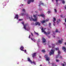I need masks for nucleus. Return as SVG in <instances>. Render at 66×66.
Returning a JSON list of instances; mask_svg holds the SVG:
<instances>
[{"instance_id": "40", "label": "nucleus", "mask_w": 66, "mask_h": 66, "mask_svg": "<svg viewBox=\"0 0 66 66\" xmlns=\"http://www.w3.org/2000/svg\"><path fill=\"white\" fill-rule=\"evenodd\" d=\"M57 2V1H59L60 0H55Z\"/></svg>"}, {"instance_id": "11", "label": "nucleus", "mask_w": 66, "mask_h": 66, "mask_svg": "<svg viewBox=\"0 0 66 66\" xmlns=\"http://www.w3.org/2000/svg\"><path fill=\"white\" fill-rule=\"evenodd\" d=\"M62 49L65 52H66V47H65L64 46L62 47Z\"/></svg>"}, {"instance_id": "1", "label": "nucleus", "mask_w": 66, "mask_h": 66, "mask_svg": "<svg viewBox=\"0 0 66 66\" xmlns=\"http://www.w3.org/2000/svg\"><path fill=\"white\" fill-rule=\"evenodd\" d=\"M54 46H55V44H53L52 45V49L51 50V51L50 52L49 54L50 55H51L52 54H54V50H55L56 51H58V55H57L56 56V59H57L58 57H59V58L60 59H62V56H61L60 55V51H59V48H54Z\"/></svg>"}, {"instance_id": "20", "label": "nucleus", "mask_w": 66, "mask_h": 66, "mask_svg": "<svg viewBox=\"0 0 66 66\" xmlns=\"http://www.w3.org/2000/svg\"><path fill=\"white\" fill-rule=\"evenodd\" d=\"M60 21H61V20L60 19H59L58 21H57V24H58L59 23V22H60Z\"/></svg>"}, {"instance_id": "6", "label": "nucleus", "mask_w": 66, "mask_h": 66, "mask_svg": "<svg viewBox=\"0 0 66 66\" xmlns=\"http://www.w3.org/2000/svg\"><path fill=\"white\" fill-rule=\"evenodd\" d=\"M27 60L28 62L30 63L31 64H32L33 63L32 62V61H31V60L30 59V58L29 57H28L27 58Z\"/></svg>"}, {"instance_id": "3", "label": "nucleus", "mask_w": 66, "mask_h": 66, "mask_svg": "<svg viewBox=\"0 0 66 66\" xmlns=\"http://www.w3.org/2000/svg\"><path fill=\"white\" fill-rule=\"evenodd\" d=\"M22 24H23L24 26V28L25 30H26L27 31H29V30H30V27H28L27 26V24H24V22H22Z\"/></svg>"}, {"instance_id": "5", "label": "nucleus", "mask_w": 66, "mask_h": 66, "mask_svg": "<svg viewBox=\"0 0 66 66\" xmlns=\"http://www.w3.org/2000/svg\"><path fill=\"white\" fill-rule=\"evenodd\" d=\"M45 58L46 59V60L48 61H49L50 60V58L48 57L47 55H45Z\"/></svg>"}, {"instance_id": "4", "label": "nucleus", "mask_w": 66, "mask_h": 66, "mask_svg": "<svg viewBox=\"0 0 66 66\" xmlns=\"http://www.w3.org/2000/svg\"><path fill=\"white\" fill-rule=\"evenodd\" d=\"M42 30V32H44V33L45 34H46V35L49 34L50 33L49 32H48L47 33L45 31V29H44L43 28H42L41 29Z\"/></svg>"}, {"instance_id": "39", "label": "nucleus", "mask_w": 66, "mask_h": 66, "mask_svg": "<svg viewBox=\"0 0 66 66\" xmlns=\"http://www.w3.org/2000/svg\"><path fill=\"white\" fill-rule=\"evenodd\" d=\"M51 26V23H49V26Z\"/></svg>"}, {"instance_id": "2", "label": "nucleus", "mask_w": 66, "mask_h": 66, "mask_svg": "<svg viewBox=\"0 0 66 66\" xmlns=\"http://www.w3.org/2000/svg\"><path fill=\"white\" fill-rule=\"evenodd\" d=\"M33 17L35 18L34 19L33 18L32 16H31V17H29V18L30 20H32L34 21H36L37 20V15H34Z\"/></svg>"}, {"instance_id": "45", "label": "nucleus", "mask_w": 66, "mask_h": 66, "mask_svg": "<svg viewBox=\"0 0 66 66\" xmlns=\"http://www.w3.org/2000/svg\"><path fill=\"white\" fill-rule=\"evenodd\" d=\"M65 9L66 10V7H65Z\"/></svg>"}, {"instance_id": "14", "label": "nucleus", "mask_w": 66, "mask_h": 66, "mask_svg": "<svg viewBox=\"0 0 66 66\" xmlns=\"http://www.w3.org/2000/svg\"><path fill=\"white\" fill-rule=\"evenodd\" d=\"M36 25H39V26H40V23L39 22H36L35 23Z\"/></svg>"}, {"instance_id": "32", "label": "nucleus", "mask_w": 66, "mask_h": 66, "mask_svg": "<svg viewBox=\"0 0 66 66\" xmlns=\"http://www.w3.org/2000/svg\"><path fill=\"white\" fill-rule=\"evenodd\" d=\"M59 32V31H58V30L57 29H56V30L55 32H56V33H57V32Z\"/></svg>"}, {"instance_id": "23", "label": "nucleus", "mask_w": 66, "mask_h": 66, "mask_svg": "<svg viewBox=\"0 0 66 66\" xmlns=\"http://www.w3.org/2000/svg\"><path fill=\"white\" fill-rule=\"evenodd\" d=\"M56 62H59L60 60H59L56 59Z\"/></svg>"}, {"instance_id": "22", "label": "nucleus", "mask_w": 66, "mask_h": 66, "mask_svg": "<svg viewBox=\"0 0 66 66\" xmlns=\"http://www.w3.org/2000/svg\"><path fill=\"white\" fill-rule=\"evenodd\" d=\"M42 52L45 53V50H43L42 51Z\"/></svg>"}, {"instance_id": "34", "label": "nucleus", "mask_w": 66, "mask_h": 66, "mask_svg": "<svg viewBox=\"0 0 66 66\" xmlns=\"http://www.w3.org/2000/svg\"><path fill=\"white\" fill-rule=\"evenodd\" d=\"M61 65L63 66H65V65L64 64H63V63H62L61 64Z\"/></svg>"}, {"instance_id": "49", "label": "nucleus", "mask_w": 66, "mask_h": 66, "mask_svg": "<svg viewBox=\"0 0 66 66\" xmlns=\"http://www.w3.org/2000/svg\"><path fill=\"white\" fill-rule=\"evenodd\" d=\"M28 1H30V0H28Z\"/></svg>"}, {"instance_id": "36", "label": "nucleus", "mask_w": 66, "mask_h": 66, "mask_svg": "<svg viewBox=\"0 0 66 66\" xmlns=\"http://www.w3.org/2000/svg\"><path fill=\"white\" fill-rule=\"evenodd\" d=\"M39 10L40 11H42V9L39 8Z\"/></svg>"}, {"instance_id": "44", "label": "nucleus", "mask_w": 66, "mask_h": 66, "mask_svg": "<svg viewBox=\"0 0 66 66\" xmlns=\"http://www.w3.org/2000/svg\"><path fill=\"white\" fill-rule=\"evenodd\" d=\"M65 22H66V19H65Z\"/></svg>"}, {"instance_id": "50", "label": "nucleus", "mask_w": 66, "mask_h": 66, "mask_svg": "<svg viewBox=\"0 0 66 66\" xmlns=\"http://www.w3.org/2000/svg\"><path fill=\"white\" fill-rule=\"evenodd\" d=\"M39 57L40 58V57H41L40 56H39Z\"/></svg>"}, {"instance_id": "41", "label": "nucleus", "mask_w": 66, "mask_h": 66, "mask_svg": "<svg viewBox=\"0 0 66 66\" xmlns=\"http://www.w3.org/2000/svg\"><path fill=\"white\" fill-rule=\"evenodd\" d=\"M30 35H29V38H30Z\"/></svg>"}, {"instance_id": "55", "label": "nucleus", "mask_w": 66, "mask_h": 66, "mask_svg": "<svg viewBox=\"0 0 66 66\" xmlns=\"http://www.w3.org/2000/svg\"><path fill=\"white\" fill-rule=\"evenodd\" d=\"M24 0V1H26V0Z\"/></svg>"}, {"instance_id": "25", "label": "nucleus", "mask_w": 66, "mask_h": 66, "mask_svg": "<svg viewBox=\"0 0 66 66\" xmlns=\"http://www.w3.org/2000/svg\"><path fill=\"white\" fill-rule=\"evenodd\" d=\"M49 19H48L45 20V22H47V21H49Z\"/></svg>"}, {"instance_id": "48", "label": "nucleus", "mask_w": 66, "mask_h": 66, "mask_svg": "<svg viewBox=\"0 0 66 66\" xmlns=\"http://www.w3.org/2000/svg\"><path fill=\"white\" fill-rule=\"evenodd\" d=\"M52 2H53V0H52Z\"/></svg>"}, {"instance_id": "17", "label": "nucleus", "mask_w": 66, "mask_h": 66, "mask_svg": "<svg viewBox=\"0 0 66 66\" xmlns=\"http://www.w3.org/2000/svg\"><path fill=\"white\" fill-rule=\"evenodd\" d=\"M40 22H41V23H44L46 22V21H45V20H43L41 21Z\"/></svg>"}, {"instance_id": "52", "label": "nucleus", "mask_w": 66, "mask_h": 66, "mask_svg": "<svg viewBox=\"0 0 66 66\" xmlns=\"http://www.w3.org/2000/svg\"><path fill=\"white\" fill-rule=\"evenodd\" d=\"M36 13H37V12H36V11H35Z\"/></svg>"}, {"instance_id": "26", "label": "nucleus", "mask_w": 66, "mask_h": 66, "mask_svg": "<svg viewBox=\"0 0 66 66\" xmlns=\"http://www.w3.org/2000/svg\"><path fill=\"white\" fill-rule=\"evenodd\" d=\"M54 12L56 13H57V10L56 9H54Z\"/></svg>"}, {"instance_id": "9", "label": "nucleus", "mask_w": 66, "mask_h": 66, "mask_svg": "<svg viewBox=\"0 0 66 66\" xmlns=\"http://www.w3.org/2000/svg\"><path fill=\"white\" fill-rule=\"evenodd\" d=\"M36 53H35L33 54H32V56L33 58H34V57H35V56H36Z\"/></svg>"}, {"instance_id": "29", "label": "nucleus", "mask_w": 66, "mask_h": 66, "mask_svg": "<svg viewBox=\"0 0 66 66\" xmlns=\"http://www.w3.org/2000/svg\"><path fill=\"white\" fill-rule=\"evenodd\" d=\"M51 13V11H48L47 12L48 14H49V13Z\"/></svg>"}, {"instance_id": "19", "label": "nucleus", "mask_w": 66, "mask_h": 66, "mask_svg": "<svg viewBox=\"0 0 66 66\" xmlns=\"http://www.w3.org/2000/svg\"><path fill=\"white\" fill-rule=\"evenodd\" d=\"M52 64L53 66H56V65L54 63H52Z\"/></svg>"}, {"instance_id": "43", "label": "nucleus", "mask_w": 66, "mask_h": 66, "mask_svg": "<svg viewBox=\"0 0 66 66\" xmlns=\"http://www.w3.org/2000/svg\"><path fill=\"white\" fill-rule=\"evenodd\" d=\"M21 6H23V4H21Z\"/></svg>"}, {"instance_id": "24", "label": "nucleus", "mask_w": 66, "mask_h": 66, "mask_svg": "<svg viewBox=\"0 0 66 66\" xmlns=\"http://www.w3.org/2000/svg\"><path fill=\"white\" fill-rule=\"evenodd\" d=\"M40 4H42V5H44V3H42V2H40Z\"/></svg>"}, {"instance_id": "15", "label": "nucleus", "mask_w": 66, "mask_h": 66, "mask_svg": "<svg viewBox=\"0 0 66 66\" xmlns=\"http://www.w3.org/2000/svg\"><path fill=\"white\" fill-rule=\"evenodd\" d=\"M18 14H16L15 16L14 19H18Z\"/></svg>"}, {"instance_id": "42", "label": "nucleus", "mask_w": 66, "mask_h": 66, "mask_svg": "<svg viewBox=\"0 0 66 66\" xmlns=\"http://www.w3.org/2000/svg\"><path fill=\"white\" fill-rule=\"evenodd\" d=\"M64 64H65V65H66V63L64 62Z\"/></svg>"}, {"instance_id": "8", "label": "nucleus", "mask_w": 66, "mask_h": 66, "mask_svg": "<svg viewBox=\"0 0 66 66\" xmlns=\"http://www.w3.org/2000/svg\"><path fill=\"white\" fill-rule=\"evenodd\" d=\"M24 48L23 47V46H21L20 47V49L21 50V51H24V50L23 49Z\"/></svg>"}, {"instance_id": "21", "label": "nucleus", "mask_w": 66, "mask_h": 66, "mask_svg": "<svg viewBox=\"0 0 66 66\" xmlns=\"http://www.w3.org/2000/svg\"><path fill=\"white\" fill-rule=\"evenodd\" d=\"M39 40H38V41L37 42V44L38 45V44H39Z\"/></svg>"}, {"instance_id": "47", "label": "nucleus", "mask_w": 66, "mask_h": 66, "mask_svg": "<svg viewBox=\"0 0 66 66\" xmlns=\"http://www.w3.org/2000/svg\"><path fill=\"white\" fill-rule=\"evenodd\" d=\"M31 35H32V36H33V34H32V33L31 34Z\"/></svg>"}, {"instance_id": "31", "label": "nucleus", "mask_w": 66, "mask_h": 66, "mask_svg": "<svg viewBox=\"0 0 66 66\" xmlns=\"http://www.w3.org/2000/svg\"><path fill=\"white\" fill-rule=\"evenodd\" d=\"M20 15L21 16H23V13H21L20 14Z\"/></svg>"}, {"instance_id": "16", "label": "nucleus", "mask_w": 66, "mask_h": 66, "mask_svg": "<svg viewBox=\"0 0 66 66\" xmlns=\"http://www.w3.org/2000/svg\"><path fill=\"white\" fill-rule=\"evenodd\" d=\"M31 39L32 40V41H33V42H35V41H36V40H35L34 38H31Z\"/></svg>"}, {"instance_id": "28", "label": "nucleus", "mask_w": 66, "mask_h": 66, "mask_svg": "<svg viewBox=\"0 0 66 66\" xmlns=\"http://www.w3.org/2000/svg\"><path fill=\"white\" fill-rule=\"evenodd\" d=\"M32 63H33L35 65H36V63H35V62L34 61H33V62H32Z\"/></svg>"}, {"instance_id": "7", "label": "nucleus", "mask_w": 66, "mask_h": 66, "mask_svg": "<svg viewBox=\"0 0 66 66\" xmlns=\"http://www.w3.org/2000/svg\"><path fill=\"white\" fill-rule=\"evenodd\" d=\"M34 1V0H30V1H28V4H30L31 3V2H33Z\"/></svg>"}, {"instance_id": "38", "label": "nucleus", "mask_w": 66, "mask_h": 66, "mask_svg": "<svg viewBox=\"0 0 66 66\" xmlns=\"http://www.w3.org/2000/svg\"><path fill=\"white\" fill-rule=\"evenodd\" d=\"M62 3H65V1H62Z\"/></svg>"}, {"instance_id": "35", "label": "nucleus", "mask_w": 66, "mask_h": 66, "mask_svg": "<svg viewBox=\"0 0 66 66\" xmlns=\"http://www.w3.org/2000/svg\"><path fill=\"white\" fill-rule=\"evenodd\" d=\"M23 20L22 19H19V21H22Z\"/></svg>"}, {"instance_id": "33", "label": "nucleus", "mask_w": 66, "mask_h": 66, "mask_svg": "<svg viewBox=\"0 0 66 66\" xmlns=\"http://www.w3.org/2000/svg\"><path fill=\"white\" fill-rule=\"evenodd\" d=\"M24 52L25 53H27V51L26 50H25L24 51Z\"/></svg>"}, {"instance_id": "51", "label": "nucleus", "mask_w": 66, "mask_h": 66, "mask_svg": "<svg viewBox=\"0 0 66 66\" xmlns=\"http://www.w3.org/2000/svg\"><path fill=\"white\" fill-rule=\"evenodd\" d=\"M65 44L66 45V42L65 43Z\"/></svg>"}, {"instance_id": "37", "label": "nucleus", "mask_w": 66, "mask_h": 66, "mask_svg": "<svg viewBox=\"0 0 66 66\" xmlns=\"http://www.w3.org/2000/svg\"><path fill=\"white\" fill-rule=\"evenodd\" d=\"M23 12H25V9H23Z\"/></svg>"}, {"instance_id": "12", "label": "nucleus", "mask_w": 66, "mask_h": 66, "mask_svg": "<svg viewBox=\"0 0 66 66\" xmlns=\"http://www.w3.org/2000/svg\"><path fill=\"white\" fill-rule=\"evenodd\" d=\"M42 42L43 43H45L46 42V39H45L44 38H42Z\"/></svg>"}, {"instance_id": "27", "label": "nucleus", "mask_w": 66, "mask_h": 66, "mask_svg": "<svg viewBox=\"0 0 66 66\" xmlns=\"http://www.w3.org/2000/svg\"><path fill=\"white\" fill-rule=\"evenodd\" d=\"M34 33H35V34H36L37 35H38V33L36 32H34Z\"/></svg>"}, {"instance_id": "53", "label": "nucleus", "mask_w": 66, "mask_h": 66, "mask_svg": "<svg viewBox=\"0 0 66 66\" xmlns=\"http://www.w3.org/2000/svg\"><path fill=\"white\" fill-rule=\"evenodd\" d=\"M48 63H49V61L48 62Z\"/></svg>"}, {"instance_id": "13", "label": "nucleus", "mask_w": 66, "mask_h": 66, "mask_svg": "<svg viewBox=\"0 0 66 66\" xmlns=\"http://www.w3.org/2000/svg\"><path fill=\"white\" fill-rule=\"evenodd\" d=\"M38 16H41L43 18H45V16L44 14H41L40 15H38Z\"/></svg>"}, {"instance_id": "18", "label": "nucleus", "mask_w": 66, "mask_h": 66, "mask_svg": "<svg viewBox=\"0 0 66 66\" xmlns=\"http://www.w3.org/2000/svg\"><path fill=\"white\" fill-rule=\"evenodd\" d=\"M62 42L63 39H62L61 40H59V43H60V44H62Z\"/></svg>"}, {"instance_id": "46", "label": "nucleus", "mask_w": 66, "mask_h": 66, "mask_svg": "<svg viewBox=\"0 0 66 66\" xmlns=\"http://www.w3.org/2000/svg\"><path fill=\"white\" fill-rule=\"evenodd\" d=\"M49 47H50V48H51V46H49Z\"/></svg>"}, {"instance_id": "30", "label": "nucleus", "mask_w": 66, "mask_h": 66, "mask_svg": "<svg viewBox=\"0 0 66 66\" xmlns=\"http://www.w3.org/2000/svg\"><path fill=\"white\" fill-rule=\"evenodd\" d=\"M3 5H4V6H5L6 5V4H5V3L4 2L3 3Z\"/></svg>"}, {"instance_id": "54", "label": "nucleus", "mask_w": 66, "mask_h": 66, "mask_svg": "<svg viewBox=\"0 0 66 66\" xmlns=\"http://www.w3.org/2000/svg\"><path fill=\"white\" fill-rule=\"evenodd\" d=\"M60 17H61V15H60Z\"/></svg>"}, {"instance_id": "10", "label": "nucleus", "mask_w": 66, "mask_h": 66, "mask_svg": "<svg viewBox=\"0 0 66 66\" xmlns=\"http://www.w3.org/2000/svg\"><path fill=\"white\" fill-rule=\"evenodd\" d=\"M56 21V19L55 18H53V22H54L53 23V25L54 26H55V21Z\"/></svg>"}]
</instances>
